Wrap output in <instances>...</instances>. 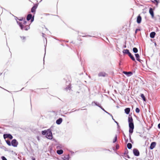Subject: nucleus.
I'll return each instance as SVG.
<instances>
[{
	"label": "nucleus",
	"mask_w": 160,
	"mask_h": 160,
	"mask_svg": "<svg viewBox=\"0 0 160 160\" xmlns=\"http://www.w3.org/2000/svg\"><path fill=\"white\" fill-rule=\"evenodd\" d=\"M21 22L18 23L21 29L22 30H28L30 28L29 24L27 23L25 20H20Z\"/></svg>",
	"instance_id": "1"
},
{
	"label": "nucleus",
	"mask_w": 160,
	"mask_h": 160,
	"mask_svg": "<svg viewBox=\"0 0 160 160\" xmlns=\"http://www.w3.org/2000/svg\"><path fill=\"white\" fill-rule=\"evenodd\" d=\"M128 122L129 128V132L130 133L132 134L133 132V130L134 128L133 119L132 117H128Z\"/></svg>",
	"instance_id": "2"
},
{
	"label": "nucleus",
	"mask_w": 160,
	"mask_h": 160,
	"mask_svg": "<svg viewBox=\"0 0 160 160\" xmlns=\"http://www.w3.org/2000/svg\"><path fill=\"white\" fill-rule=\"evenodd\" d=\"M46 137L50 139H51L52 138V135L51 131L49 129H48L47 130V132L46 134Z\"/></svg>",
	"instance_id": "3"
},
{
	"label": "nucleus",
	"mask_w": 160,
	"mask_h": 160,
	"mask_svg": "<svg viewBox=\"0 0 160 160\" xmlns=\"http://www.w3.org/2000/svg\"><path fill=\"white\" fill-rule=\"evenodd\" d=\"M18 142L15 139H13L12 141L11 144L14 147H16L18 145Z\"/></svg>",
	"instance_id": "4"
},
{
	"label": "nucleus",
	"mask_w": 160,
	"mask_h": 160,
	"mask_svg": "<svg viewBox=\"0 0 160 160\" xmlns=\"http://www.w3.org/2000/svg\"><path fill=\"white\" fill-rule=\"evenodd\" d=\"M27 19L28 21H29L31 19V22H32L34 20V17H32V14H29L27 17Z\"/></svg>",
	"instance_id": "5"
},
{
	"label": "nucleus",
	"mask_w": 160,
	"mask_h": 160,
	"mask_svg": "<svg viewBox=\"0 0 160 160\" xmlns=\"http://www.w3.org/2000/svg\"><path fill=\"white\" fill-rule=\"evenodd\" d=\"M3 137L4 139L7 138H9L10 139H12L13 137L12 135L10 134H4L3 135Z\"/></svg>",
	"instance_id": "6"
},
{
	"label": "nucleus",
	"mask_w": 160,
	"mask_h": 160,
	"mask_svg": "<svg viewBox=\"0 0 160 160\" xmlns=\"http://www.w3.org/2000/svg\"><path fill=\"white\" fill-rule=\"evenodd\" d=\"M133 153L134 155L137 156H139V152L138 150L137 149H134L133 151Z\"/></svg>",
	"instance_id": "7"
},
{
	"label": "nucleus",
	"mask_w": 160,
	"mask_h": 160,
	"mask_svg": "<svg viewBox=\"0 0 160 160\" xmlns=\"http://www.w3.org/2000/svg\"><path fill=\"white\" fill-rule=\"evenodd\" d=\"M98 76L100 77H105L107 76V74L104 72H101L98 73Z\"/></svg>",
	"instance_id": "8"
},
{
	"label": "nucleus",
	"mask_w": 160,
	"mask_h": 160,
	"mask_svg": "<svg viewBox=\"0 0 160 160\" xmlns=\"http://www.w3.org/2000/svg\"><path fill=\"white\" fill-rule=\"evenodd\" d=\"M156 145V143L155 142H153L151 143L150 148L151 149H153L155 147Z\"/></svg>",
	"instance_id": "9"
},
{
	"label": "nucleus",
	"mask_w": 160,
	"mask_h": 160,
	"mask_svg": "<svg viewBox=\"0 0 160 160\" xmlns=\"http://www.w3.org/2000/svg\"><path fill=\"white\" fill-rule=\"evenodd\" d=\"M142 20V18L140 15H139L137 18V22L138 23H140Z\"/></svg>",
	"instance_id": "10"
},
{
	"label": "nucleus",
	"mask_w": 160,
	"mask_h": 160,
	"mask_svg": "<svg viewBox=\"0 0 160 160\" xmlns=\"http://www.w3.org/2000/svg\"><path fill=\"white\" fill-rule=\"evenodd\" d=\"M149 12L150 14H151V15L152 18H153L154 17V15L153 10L152 8H150L149 9Z\"/></svg>",
	"instance_id": "11"
},
{
	"label": "nucleus",
	"mask_w": 160,
	"mask_h": 160,
	"mask_svg": "<svg viewBox=\"0 0 160 160\" xmlns=\"http://www.w3.org/2000/svg\"><path fill=\"white\" fill-rule=\"evenodd\" d=\"M37 6L35 5L33 6L31 8V12L32 13H35L36 11V9L37 8Z\"/></svg>",
	"instance_id": "12"
},
{
	"label": "nucleus",
	"mask_w": 160,
	"mask_h": 160,
	"mask_svg": "<svg viewBox=\"0 0 160 160\" xmlns=\"http://www.w3.org/2000/svg\"><path fill=\"white\" fill-rule=\"evenodd\" d=\"M62 118H60L57 120L56 122L58 124H60L62 123Z\"/></svg>",
	"instance_id": "13"
},
{
	"label": "nucleus",
	"mask_w": 160,
	"mask_h": 160,
	"mask_svg": "<svg viewBox=\"0 0 160 160\" xmlns=\"http://www.w3.org/2000/svg\"><path fill=\"white\" fill-rule=\"evenodd\" d=\"M156 33L155 32H152L150 34V37L152 38H153L155 37Z\"/></svg>",
	"instance_id": "14"
},
{
	"label": "nucleus",
	"mask_w": 160,
	"mask_h": 160,
	"mask_svg": "<svg viewBox=\"0 0 160 160\" xmlns=\"http://www.w3.org/2000/svg\"><path fill=\"white\" fill-rule=\"evenodd\" d=\"M130 108H127L125 109V112L127 114H128L130 112Z\"/></svg>",
	"instance_id": "15"
},
{
	"label": "nucleus",
	"mask_w": 160,
	"mask_h": 160,
	"mask_svg": "<svg viewBox=\"0 0 160 160\" xmlns=\"http://www.w3.org/2000/svg\"><path fill=\"white\" fill-rule=\"evenodd\" d=\"M128 56H129V57L133 61H135V59L134 58V57L132 55L131 53H130L128 54Z\"/></svg>",
	"instance_id": "16"
},
{
	"label": "nucleus",
	"mask_w": 160,
	"mask_h": 160,
	"mask_svg": "<svg viewBox=\"0 0 160 160\" xmlns=\"http://www.w3.org/2000/svg\"><path fill=\"white\" fill-rule=\"evenodd\" d=\"M57 153L59 155L63 153V151L62 150H58L57 151Z\"/></svg>",
	"instance_id": "17"
},
{
	"label": "nucleus",
	"mask_w": 160,
	"mask_h": 160,
	"mask_svg": "<svg viewBox=\"0 0 160 160\" xmlns=\"http://www.w3.org/2000/svg\"><path fill=\"white\" fill-rule=\"evenodd\" d=\"M123 52L124 53L128 54L130 53L129 50L127 49L124 50L123 51Z\"/></svg>",
	"instance_id": "18"
},
{
	"label": "nucleus",
	"mask_w": 160,
	"mask_h": 160,
	"mask_svg": "<svg viewBox=\"0 0 160 160\" xmlns=\"http://www.w3.org/2000/svg\"><path fill=\"white\" fill-rule=\"evenodd\" d=\"M141 97L142 98L143 100L144 101H146V98L144 95L143 94H141Z\"/></svg>",
	"instance_id": "19"
},
{
	"label": "nucleus",
	"mask_w": 160,
	"mask_h": 160,
	"mask_svg": "<svg viewBox=\"0 0 160 160\" xmlns=\"http://www.w3.org/2000/svg\"><path fill=\"white\" fill-rule=\"evenodd\" d=\"M135 56L137 60L140 61L139 56L138 54H135Z\"/></svg>",
	"instance_id": "20"
},
{
	"label": "nucleus",
	"mask_w": 160,
	"mask_h": 160,
	"mask_svg": "<svg viewBox=\"0 0 160 160\" xmlns=\"http://www.w3.org/2000/svg\"><path fill=\"white\" fill-rule=\"evenodd\" d=\"M69 157L68 155H66L64 157L63 159L64 160H69Z\"/></svg>",
	"instance_id": "21"
},
{
	"label": "nucleus",
	"mask_w": 160,
	"mask_h": 160,
	"mask_svg": "<svg viewBox=\"0 0 160 160\" xmlns=\"http://www.w3.org/2000/svg\"><path fill=\"white\" fill-rule=\"evenodd\" d=\"M127 147L129 149H130L132 147V145L130 143H128L127 145Z\"/></svg>",
	"instance_id": "22"
},
{
	"label": "nucleus",
	"mask_w": 160,
	"mask_h": 160,
	"mask_svg": "<svg viewBox=\"0 0 160 160\" xmlns=\"http://www.w3.org/2000/svg\"><path fill=\"white\" fill-rule=\"evenodd\" d=\"M71 85L70 83H69V85L68 86V87L65 88V89L66 90H67L68 89H69V90H70L71 89Z\"/></svg>",
	"instance_id": "23"
},
{
	"label": "nucleus",
	"mask_w": 160,
	"mask_h": 160,
	"mask_svg": "<svg viewBox=\"0 0 160 160\" xmlns=\"http://www.w3.org/2000/svg\"><path fill=\"white\" fill-rule=\"evenodd\" d=\"M133 51L135 53H137L138 52V50L136 48H133Z\"/></svg>",
	"instance_id": "24"
},
{
	"label": "nucleus",
	"mask_w": 160,
	"mask_h": 160,
	"mask_svg": "<svg viewBox=\"0 0 160 160\" xmlns=\"http://www.w3.org/2000/svg\"><path fill=\"white\" fill-rule=\"evenodd\" d=\"M124 74H132V72H123Z\"/></svg>",
	"instance_id": "25"
},
{
	"label": "nucleus",
	"mask_w": 160,
	"mask_h": 160,
	"mask_svg": "<svg viewBox=\"0 0 160 160\" xmlns=\"http://www.w3.org/2000/svg\"><path fill=\"white\" fill-rule=\"evenodd\" d=\"M7 143L8 144V145L9 146H11V142L9 140H7L6 141Z\"/></svg>",
	"instance_id": "26"
},
{
	"label": "nucleus",
	"mask_w": 160,
	"mask_h": 160,
	"mask_svg": "<svg viewBox=\"0 0 160 160\" xmlns=\"http://www.w3.org/2000/svg\"><path fill=\"white\" fill-rule=\"evenodd\" d=\"M47 130L42 131V133L43 135H44L47 134Z\"/></svg>",
	"instance_id": "27"
},
{
	"label": "nucleus",
	"mask_w": 160,
	"mask_h": 160,
	"mask_svg": "<svg viewBox=\"0 0 160 160\" xmlns=\"http://www.w3.org/2000/svg\"><path fill=\"white\" fill-rule=\"evenodd\" d=\"M117 135H115V138H114L113 140V143H114L115 142H116L117 140Z\"/></svg>",
	"instance_id": "28"
},
{
	"label": "nucleus",
	"mask_w": 160,
	"mask_h": 160,
	"mask_svg": "<svg viewBox=\"0 0 160 160\" xmlns=\"http://www.w3.org/2000/svg\"><path fill=\"white\" fill-rule=\"evenodd\" d=\"M135 111L137 113H139L140 111V109L138 108H136Z\"/></svg>",
	"instance_id": "29"
},
{
	"label": "nucleus",
	"mask_w": 160,
	"mask_h": 160,
	"mask_svg": "<svg viewBox=\"0 0 160 160\" xmlns=\"http://www.w3.org/2000/svg\"><path fill=\"white\" fill-rule=\"evenodd\" d=\"M1 158L2 160H7L6 158L4 156L2 157Z\"/></svg>",
	"instance_id": "30"
},
{
	"label": "nucleus",
	"mask_w": 160,
	"mask_h": 160,
	"mask_svg": "<svg viewBox=\"0 0 160 160\" xmlns=\"http://www.w3.org/2000/svg\"><path fill=\"white\" fill-rule=\"evenodd\" d=\"M154 0L156 2V4L157 5L159 2V1L157 0Z\"/></svg>",
	"instance_id": "31"
},
{
	"label": "nucleus",
	"mask_w": 160,
	"mask_h": 160,
	"mask_svg": "<svg viewBox=\"0 0 160 160\" xmlns=\"http://www.w3.org/2000/svg\"><path fill=\"white\" fill-rule=\"evenodd\" d=\"M158 128H160V123H159V124H158Z\"/></svg>",
	"instance_id": "32"
},
{
	"label": "nucleus",
	"mask_w": 160,
	"mask_h": 160,
	"mask_svg": "<svg viewBox=\"0 0 160 160\" xmlns=\"http://www.w3.org/2000/svg\"><path fill=\"white\" fill-rule=\"evenodd\" d=\"M118 147H119V146L118 145H117V146H116V148H117V149H118Z\"/></svg>",
	"instance_id": "33"
},
{
	"label": "nucleus",
	"mask_w": 160,
	"mask_h": 160,
	"mask_svg": "<svg viewBox=\"0 0 160 160\" xmlns=\"http://www.w3.org/2000/svg\"><path fill=\"white\" fill-rule=\"evenodd\" d=\"M138 30V29H137L136 30V31H135V32L136 33H137V30Z\"/></svg>",
	"instance_id": "34"
},
{
	"label": "nucleus",
	"mask_w": 160,
	"mask_h": 160,
	"mask_svg": "<svg viewBox=\"0 0 160 160\" xmlns=\"http://www.w3.org/2000/svg\"><path fill=\"white\" fill-rule=\"evenodd\" d=\"M33 160H35V158H33Z\"/></svg>",
	"instance_id": "35"
},
{
	"label": "nucleus",
	"mask_w": 160,
	"mask_h": 160,
	"mask_svg": "<svg viewBox=\"0 0 160 160\" xmlns=\"http://www.w3.org/2000/svg\"><path fill=\"white\" fill-rule=\"evenodd\" d=\"M153 2L155 3L154 2L152 1Z\"/></svg>",
	"instance_id": "36"
},
{
	"label": "nucleus",
	"mask_w": 160,
	"mask_h": 160,
	"mask_svg": "<svg viewBox=\"0 0 160 160\" xmlns=\"http://www.w3.org/2000/svg\"><path fill=\"white\" fill-rule=\"evenodd\" d=\"M124 136L125 137V135L124 134Z\"/></svg>",
	"instance_id": "37"
}]
</instances>
